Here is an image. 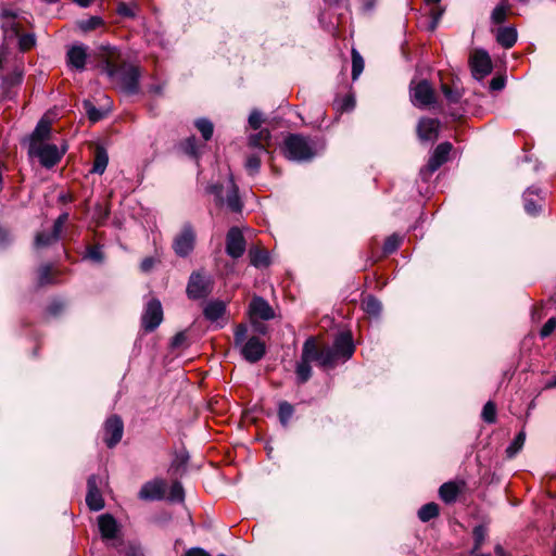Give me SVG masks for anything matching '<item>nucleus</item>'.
I'll use <instances>...</instances> for the list:
<instances>
[{"mask_svg": "<svg viewBox=\"0 0 556 556\" xmlns=\"http://www.w3.org/2000/svg\"><path fill=\"white\" fill-rule=\"evenodd\" d=\"M1 16L2 17H8V18L12 20L10 23L2 25L4 33L7 34L8 29H10L13 35H17L18 31H17L16 25L14 23V18L16 17V13L13 12L12 10L3 9L1 11Z\"/></svg>", "mask_w": 556, "mask_h": 556, "instance_id": "c03bdc74", "label": "nucleus"}, {"mask_svg": "<svg viewBox=\"0 0 556 556\" xmlns=\"http://www.w3.org/2000/svg\"><path fill=\"white\" fill-rule=\"evenodd\" d=\"M102 482V478L96 475H91L87 481L88 492L86 495V503L93 511H99L104 507V500L100 492V485Z\"/></svg>", "mask_w": 556, "mask_h": 556, "instance_id": "ddd939ff", "label": "nucleus"}, {"mask_svg": "<svg viewBox=\"0 0 556 556\" xmlns=\"http://www.w3.org/2000/svg\"><path fill=\"white\" fill-rule=\"evenodd\" d=\"M270 142V132L268 129H261L257 134L251 135L249 138V144L252 148L266 151V148Z\"/></svg>", "mask_w": 556, "mask_h": 556, "instance_id": "393cba45", "label": "nucleus"}, {"mask_svg": "<svg viewBox=\"0 0 556 556\" xmlns=\"http://www.w3.org/2000/svg\"><path fill=\"white\" fill-rule=\"evenodd\" d=\"M401 241L402 238L397 235H391L390 237H388L383 244V253L391 254L395 252L400 247Z\"/></svg>", "mask_w": 556, "mask_h": 556, "instance_id": "37998d69", "label": "nucleus"}, {"mask_svg": "<svg viewBox=\"0 0 556 556\" xmlns=\"http://www.w3.org/2000/svg\"><path fill=\"white\" fill-rule=\"evenodd\" d=\"M84 106L89 119L93 123L100 121L104 116V113L98 110L90 101H85Z\"/></svg>", "mask_w": 556, "mask_h": 556, "instance_id": "a18cd8bd", "label": "nucleus"}, {"mask_svg": "<svg viewBox=\"0 0 556 556\" xmlns=\"http://www.w3.org/2000/svg\"><path fill=\"white\" fill-rule=\"evenodd\" d=\"M36 39L35 36L31 34L22 35L18 39L20 48L23 51L29 50L31 47L35 46Z\"/></svg>", "mask_w": 556, "mask_h": 556, "instance_id": "603ef678", "label": "nucleus"}, {"mask_svg": "<svg viewBox=\"0 0 556 556\" xmlns=\"http://www.w3.org/2000/svg\"><path fill=\"white\" fill-rule=\"evenodd\" d=\"M248 327L245 325H238L235 330V345L240 349V353L249 363L258 362L266 352L264 341L260 338L252 336L247 338Z\"/></svg>", "mask_w": 556, "mask_h": 556, "instance_id": "f03ea898", "label": "nucleus"}, {"mask_svg": "<svg viewBox=\"0 0 556 556\" xmlns=\"http://www.w3.org/2000/svg\"><path fill=\"white\" fill-rule=\"evenodd\" d=\"M84 258H88L93 263L101 264L104 261V254L101 250V245H89L87 247Z\"/></svg>", "mask_w": 556, "mask_h": 556, "instance_id": "ea45409f", "label": "nucleus"}, {"mask_svg": "<svg viewBox=\"0 0 556 556\" xmlns=\"http://www.w3.org/2000/svg\"><path fill=\"white\" fill-rule=\"evenodd\" d=\"M440 123L435 118H421L417 126V134L421 141L434 140L438 137Z\"/></svg>", "mask_w": 556, "mask_h": 556, "instance_id": "6ab92c4d", "label": "nucleus"}, {"mask_svg": "<svg viewBox=\"0 0 556 556\" xmlns=\"http://www.w3.org/2000/svg\"><path fill=\"white\" fill-rule=\"evenodd\" d=\"M125 556H144L142 551L137 546H128Z\"/></svg>", "mask_w": 556, "mask_h": 556, "instance_id": "338daca9", "label": "nucleus"}, {"mask_svg": "<svg viewBox=\"0 0 556 556\" xmlns=\"http://www.w3.org/2000/svg\"><path fill=\"white\" fill-rule=\"evenodd\" d=\"M459 486L454 482H445L439 489L441 500L447 504L454 503L459 494Z\"/></svg>", "mask_w": 556, "mask_h": 556, "instance_id": "b1692460", "label": "nucleus"}, {"mask_svg": "<svg viewBox=\"0 0 556 556\" xmlns=\"http://www.w3.org/2000/svg\"><path fill=\"white\" fill-rule=\"evenodd\" d=\"M469 67L475 79L483 80L493 71L490 54L484 49H475L469 55Z\"/></svg>", "mask_w": 556, "mask_h": 556, "instance_id": "0eeeda50", "label": "nucleus"}, {"mask_svg": "<svg viewBox=\"0 0 556 556\" xmlns=\"http://www.w3.org/2000/svg\"><path fill=\"white\" fill-rule=\"evenodd\" d=\"M517 37V30L514 27H500L496 31V41L505 49L514 47Z\"/></svg>", "mask_w": 556, "mask_h": 556, "instance_id": "5701e85b", "label": "nucleus"}, {"mask_svg": "<svg viewBox=\"0 0 556 556\" xmlns=\"http://www.w3.org/2000/svg\"><path fill=\"white\" fill-rule=\"evenodd\" d=\"M139 7L137 2H131L130 4L125 2H117L116 12L118 15L127 18H135L137 15Z\"/></svg>", "mask_w": 556, "mask_h": 556, "instance_id": "72a5a7b5", "label": "nucleus"}, {"mask_svg": "<svg viewBox=\"0 0 556 556\" xmlns=\"http://www.w3.org/2000/svg\"><path fill=\"white\" fill-rule=\"evenodd\" d=\"M452 148L450 142H442L434 149L427 165L420 169V176L424 180L429 179L447 161Z\"/></svg>", "mask_w": 556, "mask_h": 556, "instance_id": "1a4fd4ad", "label": "nucleus"}, {"mask_svg": "<svg viewBox=\"0 0 556 556\" xmlns=\"http://www.w3.org/2000/svg\"><path fill=\"white\" fill-rule=\"evenodd\" d=\"M526 441V433L520 431L514 439V441L507 446L506 454L509 458H513L523 446Z\"/></svg>", "mask_w": 556, "mask_h": 556, "instance_id": "e433bc0d", "label": "nucleus"}, {"mask_svg": "<svg viewBox=\"0 0 556 556\" xmlns=\"http://www.w3.org/2000/svg\"><path fill=\"white\" fill-rule=\"evenodd\" d=\"M162 320L163 309L161 302L155 299L149 301L141 317L143 329L151 332L160 326Z\"/></svg>", "mask_w": 556, "mask_h": 556, "instance_id": "9b49d317", "label": "nucleus"}, {"mask_svg": "<svg viewBox=\"0 0 556 556\" xmlns=\"http://www.w3.org/2000/svg\"><path fill=\"white\" fill-rule=\"evenodd\" d=\"M430 14H431V18H432L431 24H430V29L433 30L437 27L442 14H443V10L433 8L430 10Z\"/></svg>", "mask_w": 556, "mask_h": 556, "instance_id": "13d9d810", "label": "nucleus"}, {"mask_svg": "<svg viewBox=\"0 0 556 556\" xmlns=\"http://www.w3.org/2000/svg\"><path fill=\"white\" fill-rule=\"evenodd\" d=\"M87 60V47L84 45H75L67 51V64L81 72L85 70Z\"/></svg>", "mask_w": 556, "mask_h": 556, "instance_id": "aec40b11", "label": "nucleus"}, {"mask_svg": "<svg viewBox=\"0 0 556 556\" xmlns=\"http://www.w3.org/2000/svg\"><path fill=\"white\" fill-rule=\"evenodd\" d=\"M263 123V115L260 111L253 110L249 115V125L253 129H258Z\"/></svg>", "mask_w": 556, "mask_h": 556, "instance_id": "864d4df0", "label": "nucleus"}, {"mask_svg": "<svg viewBox=\"0 0 556 556\" xmlns=\"http://www.w3.org/2000/svg\"><path fill=\"white\" fill-rule=\"evenodd\" d=\"M102 24V20L98 16H91L87 20L79 22V27L84 31L92 30Z\"/></svg>", "mask_w": 556, "mask_h": 556, "instance_id": "de8ad7c7", "label": "nucleus"}, {"mask_svg": "<svg viewBox=\"0 0 556 556\" xmlns=\"http://www.w3.org/2000/svg\"><path fill=\"white\" fill-rule=\"evenodd\" d=\"M295 374L299 383H305L308 381V379L312 377L311 363L301 358L296 364Z\"/></svg>", "mask_w": 556, "mask_h": 556, "instance_id": "7c9ffc66", "label": "nucleus"}, {"mask_svg": "<svg viewBox=\"0 0 556 556\" xmlns=\"http://www.w3.org/2000/svg\"><path fill=\"white\" fill-rule=\"evenodd\" d=\"M326 355V346L321 350L318 349L316 340L313 337H309L305 340L301 358L307 361L308 363L317 362L321 367H329L328 363H325Z\"/></svg>", "mask_w": 556, "mask_h": 556, "instance_id": "dca6fc26", "label": "nucleus"}, {"mask_svg": "<svg viewBox=\"0 0 556 556\" xmlns=\"http://www.w3.org/2000/svg\"><path fill=\"white\" fill-rule=\"evenodd\" d=\"M207 192L215 197L217 205H226L231 212L239 213L242 210V202L239 197V190L233 181L232 176L229 177L226 187L220 184H213L207 187Z\"/></svg>", "mask_w": 556, "mask_h": 556, "instance_id": "7ed1b4c3", "label": "nucleus"}, {"mask_svg": "<svg viewBox=\"0 0 556 556\" xmlns=\"http://www.w3.org/2000/svg\"><path fill=\"white\" fill-rule=\"evenodd\" d=\"M541 190L536 187H530L527 189V191L523 194V201H525V211L529 215H536L540 211V206L531 199V195L535 194L539 195Z\"/></svg>", "mask_w": 556, "mask_h": 556, "instance_id": "a878e982", "label": "nucleus"}, {"mask_svg": "<svg viewBox=\"0 0 556 556\" xmlns=\"http://www.w3.org/2000/svg\"><path fill=\"white\" fill-rule=\"evenodd\" d=\"M63 303L60 302V301H53L49 307H48V312L49 314L55 316L58 315L62 309H63Z\"/></svg>", "mask_w": 556, "mask_h": 556, "instance_id": "0e129e2a", "label": "nucleus"}, {"mask_svg": "<svg viewBox=\"0 0 556 556\" xmlns=\"http://www.w3.org/2000/svg\"><path fill=\"white\" fill-rule=\"evenodd\" d=\"M249 312L252 318L257 317L263 320L274 318L275 314L269 303L262 296H254L249 305Z\"/></svg>", "mask_w": 556, "mask_h": 556, "instance_id": "a211bd4d", "label": "nucleus"}, {"mask_svg": "<svg viewBox=\"0 0 556 556\" xmlns=\"http://www.w3.org/2000/svg\"><path fill=\"white\" fill-rule=\"evenodd\" d=\"M442 92L451 103H456L460 99V93L458 90H455L445 84L442 85Z\"/></svg>", "mask_w": 556, "mask_h": 556, "instance_id": "09e8293b", "label": "nucleus"}, {"mask_svg": "<svg viewBox=\"0 0 556 556\" xmlns=\"http://www.w3.org/2000/svg\"><path fill=\"white\" fill-rule=\"evenodd\" d=\"M213 289V281L210 276L201 273H193L188 281L187 294L189 299L200 300L206 298Z\"/></svg>", "mask_w": 556, "mask_h": 556, "instance_id": "6e6552de", "label": "nucleus"}, {"mask_svg": "<svg viewBox=\"0 0 556 556\" xmlns=\"http://www.w3.org/2000/svg\"><path fill=\"white\" fill-rule=\"evenodd\" d=\"M185 152L191 156H197L198 154V146L195 137H189L186 139L184 143Z\"/></svg>", "mask_w": 556, "mask_h": 556, "instance_id": "5fc2aeb1", "label": "nucleus"}, {"mask_svg": "<svg viewBox=\"0 0 556 556\" xmlns=\"http://www.w3.org/2000/svg\"><path fill=\"white\" fill-rule=\"evenodd\" d=\"M486 538V529L483 526H477L473 529L475 546L473 552L479 549Z\"/></svg>", "mask_w": 556, "mask_h": 556, "instance_id": "49530a36", "label": "nucleus"}, {"mask_svg": "<svg viewBox=\"0 0 556 556\" xmlns=\"http://www.w3.org/2000/svg\"><path fill=\"white\" fill-rule=\"evenodd\" d=\"M53 282H54V279L52 277L51 266L48 264L41 265L38 268L37 283L39 286H46V285L53 283Z\"/></svg>", "mask_w": 556, "mask_h": 556, "instance_id": "4c0bfd02", "label": "nucleus"}, {"mask_svg": "<svg viewBox=\"0 0 556 556\" xmlns=\"http://www.w3.org/2000/svg\"><path fill=\"white\" fill-rule=\"evenodd\" d=\"M103 71L126 94H136L139 91V78L141 76L138 66L122 63L116 64L106 60L103 65Z\"/></svg>", "mask_w": 556, "mask_h": 556, "instance_id": "f257e3e1", "label": "nucleus"}, {"mask_svg": "<svg viewBox=\"0 0 556 556\" xmlns=\"http://www.w3.org/2000/svg\"><path fill=\"white\" fill-rule=\"evenodd\" d=\"M355 352L352 334L350 332H340L333 340L331 346H326L325 363L333 367L339 361L346 362Z\"/></svg>", "mask_w": 556, "mask_h": 556, "instance_id": "39448f33", "label": "nucleus"}, {"mask_svg": "<svg viewBox=\"0 0 556 556\" xmlns=\"http://www.w3.org/2000/svg\"><path fill=\"white\" fill-rule=\"evenodd\" d=\"M507 10L504 5H497L494 8L491 18L495 24H502L506 20Z\"/></svg>", "mask_w": 556, "mask_h": 556, "instance_id": "3c124183", "label": "nucleus"}, {"mask_svg": "<svg viewBox=\"0 0 556 556\" xmlns=\"http://www.w3.org/2000/svg\"><path fill=\"white\" fill-rule=\"evenodd\" d=\"M10 233L7 229L0 227V245H3L9 241Z\"/></svg>", "mask_w": 556, "mask_h": 556, "instance_id": "774afa93", "label": "nucleus"}, {"mask_svg": "<svg viewBox=\"0 0 556 556\" xmlns=\"http://www.w3.org/2000/svg\"><path fill=\"white\" fill-rule=\"evenodd\" d=\"M363 309L372 317H378L382 311L381 302L372 295H368L363 300Z\"/></svg>", "mask_w": 556, "mask_h": 556, "instance_id": "cd10ccee", "label": "nucleus"}, {"mask_svg": "<svg viewBox=\"0 0 556 556\" xmlns=\"http://www.w3.org/2000/svg\"><path fill=\"white\" fill-rule=\"evenodd\" d=\"M505 87V79L502 76H497L491 79L490 89L492 91L502 90Z\"/></svg>", "mask_w": 556, "mask_h": 556, "instance_id": "bf43d9fd", "label": "nucleus"}, {"mask_svg": "<svg viewBox=\"0 0 556 556\" xmlns=\"http://www.w3.org/2000/svg\"><path fill=\"white\" fill-rule=\"evenodd\" d=\"M195 127L201 132L205 141L210 140L213 136L214 126L213 123L207 118H199L195 121Z\"/></svg>", "mask_w": 556, "mask_h": 556, "instance_id": "c9c22d12", "label": "nucleus"}, {"mask_svg": "<svg viewBox=\"0 0 556 556\" xmlns=\"http://www.w3.org/2000/svg\"><path fill=\"white\" fill-rule=\"evenodd\" d=\"M482 419L488 424H493L496 420V406L493 402L485 403L482 409Z\"/></svg>", "mask_w": 556, "mask_h": 556, "instance_id": "a19ab883", "label": "nucleus"}, {"mask_svg": "<svg viewBox=\"0 0 556 556\" xmlns=\"http://www.w3.org/2000/svg\"><path fill=\"white\" fill-rule=\"evenodd\" d=\"M355 106V98L352 94H348L344 97L341 103V110L351 111Z\"/></svg>", "mask_w": 556, "mask_h": 556, "instance_id": "052dcab7", "label": "nucleus"}, {"mask_svg": "<svg viewBox=\"0 0 556 556\" xmlns=\"http://www.w3.org/2000/svg\"><path fill=\"white\" fill-rule=\"evenodd\" d=\"M30 153L39 159L43 167L51 168L60 162L65 153V149H59L56 144L39 142L30 143Z\"/></svg>", "mask_w": 556, "mask_h": 556, "instance_id": "423d86ee", "label": "nucleus"}, {"mask_svg": "<svg viewBox=\"0 0 556 556\" xmlns=\"http://www.w3.org/2000/svg\"><path fill=\"white\" fill-rule=\"evenodd\" d=\"M165 482L163 480H152L144 483L139 491V498L144 501H160L165 495Z\"/></svg>", "mask_w": 556, "mask_h": 556, "instance_id": "f3484780", "label": "nucleus"}, {"mask_svg": "<svg viewBox=\"0 0 556 556\" xmlns=\"http://www.w3.org/2000/svg\"><path fill=\"white\" fill-rule=\"evenodd\" d=\"M410 98L415 106L426 108L434 102V92L427 80H420L410 88Z\"/></svg>", "mask_w": 556, "mask_h": 556, "instance_id": "4468645a", "label": "nucleus"}, {"mask_svg": "<svg viewBox=\"0 0 556 556\" xmlns=\"http://www.w3.org/2000/svg\"><path fill=\"white\" fill-rule=\"evenodd\" d=\"M250 263L254 267H264L269 265V255L266 251L252 248L249 251Z\"/></svg>", "mask_w": 556, "mask_h": 556, "instance_id": "bb28decb", "label": "nucleus"}, {"mask_svg": "<svg viewBox=\"0 0 556 556\" xmlns=\"http://www.w3.org/2000/svg\"><path fill=\"white\" fill-rule=\"evenodd\" d=\"M99 530L103 538L105 539H114L117 533V522L116 520L109 514L101 515L98 518Z\"/></svg>", "mask_w": 556, "mask_h": 556, "instance_id": "412c9836", "label": "nucleus"}, {"mask_svg": "<svg viewBox=\"0 0 556 556\" xmlns=\"http://www.w3.org/2000/svg\"><path fill=\"white\" fill-rule=\"evenodd\" d=\"M155 265V258L153 257H146L142 260L140 264V269L143 273H149Z\"/></svg>", "mask_w": 556, "mask_h": 556, "instance_id": "680f3d73", "label": "nucleus"}, {"mask_svg": "<svg viewBox=\"0 0 556 556\" xmlns=\"http://www.w3.org/2000/svg\"><path fill=\"white\" fill-rule=\"evenodd\" d=\"M109 163V156L104 149L97 148L96 155H94V162L92 166V173L96 174H103Z\"/></svg>", "mask_w": 556, "mask_h": 556, "instance_id": "c85d7f7f", "label": "nucleus"}, {"mask_svg": "<svg viewBox=\"0 0 556 556\" xmlns=\"http://www.w3.org/2000/svg\"><path fill=\"white\" fill-rule=\"evenodd\" d=\"M50 122L46 119H40L37 124L35 130L31 135V143H37L36 141H42L43 139L48 138L50 134Z\"/></svg>", "mask_w": 556, "mask_h": 556, "instance_id": "c756f323", "label": "nucleus"}, {"mask_svg": "<svg viewBox=\"0 0 556 556\" xmlns=\"http://www.w3.org/2000/svg\"><path fill=\"white\" fill-rule=\"evenodd\" d=\"M185 556H211V554L201 547H191L186 551Z\"/></svg>", "mask_w": 556, "mask_h": 556, "instance_id": "e2e57ef3", "label": "nucleus"}, {"mask_svg": "<svg viewBox=\"0 0 556 556\" xmlns=\"http://www.w3.org/2000/svg\"><path fill=\"white\" fill-rule=\"evenodd\" d=\"M68 220V213H62L55 220H54V224H53V229L52 231L55 232V235H59L61 237V232H62V229L64 227V225L66 224V222Z\"/></svg>", "mask_w": 556, "mask_h": 556, "instance_id": "6e6d98bb", "label": "nucleus"}, {"mask_svg": "<svg viewBox=\"0 0 556 556\" xmlns=\"http://www.w3.org/2000/svg\"><path fill=\"white\" fill-rule=\"evenodd\" d=\"M293 414H294V408L290 403L283 401L279 404L278 417H279L280 424L283 427L288 426Z\"/></svg>", "mask_w": 556, "mask_h": 556, "instance_id": "f704fd0d", "label": "nucleus"}, {"mask_svg": "<svg viewBox=\"0 0 556 556\" xmlns=\"http://www.w3.org/2000/svg\"><path fill=\"white\" fill-rule=\"evenodd\" d=\"M226 312V304L223 301L214 300L206 303L203 314L210 321H217Z\"/></svg>", "mask_w": 556, "mask_h": 556, "instance_id": "4be33fe9", "label": "nucleus"}, {"mask_svg": "<svg viewBox=\"0 0 556 556\" xmlns=\"http://www.w3.org/2000/svg\"><path fill=\"white\" fill-rule=\"evenodd\" d=\"M186 341V334L184 332H178L177 334H175L172 339V345L173 348H179L180 345L184 344V342Z\"/></svg>", "mask_w": 556, "mask_h": 556, "instance_id": "69168bd1", "label": "nucleus"}, {"mask_svg": "<svg viewBox=\"0 0 556 556\" xmlns=\"http://www.w3.org/2000/svg\"><path fill=\"white\" fill-rule=\"evenodd\" d=\"M60 236L55 235L54 231L51 232H38L35 237V247L36 248H45L56 241H59Z\"/></svg>", "mask_w": 556, "mask_h": 556, "instance_id": "473e14b6", "label": "nucleus"}, {"mask_svg": "<svg viewBox=\"0 0 556 556\" xmlns=\"http://www.w3.org/2000/svg\"><path fill=\"white\" fill-rule=\"evenodd\" d=\"M245 167L251 174L257 173L261 167V159L258 154L250 155L247 160Z\"/></svg>", "mask_w": 556, "mask_h": 556, "instance_id": "8fccbe9b", "label": "nucleus"}, {"mask_svg": "<svg viewBox=\"0 0 556 556\" xmlns=\"http://www.w3.org/2000/svg\"><path fill=\"white\" fill-rule=\"evenodd\" d=\"M555 328H556V318L552 317L541 328L540 336L542 338H546L549 334H552V332L555 330Z\"/></svg>", "mask_w": 556, "mask_h": 556, "instance_id": "4d7b16f0", "label": "nucleus"}, {"mask_svg": "<svg viewBox=\"0 0 556 556\" xmlns=\"http://www.w3.org/2000/svg\"><path fill=\"white\" fill-rule=\"evenodd\" d=\"M195 242V232L190 224H185L180 232L176 236L173 242V249L178 256H188Z\"/></svg>", "mask_w": 556, "mask_h": 556, "instance_id": "9d476101", "label": "nucleus"}, {"mask_svg": "<svg viewBox=\"0 0 556 556\" xmlns=\"http://www.w3.org/2000/svg\"><path fill=\"white\" fill-rule=\"evenodd\" d=\"M285 154L295 162H308L316 155L313 142L302 135H289L285 139Z\"/></svg>", "mask_w": 556, "mask_h": 556, "instance_id": "20e7f679", "label": "nucleus"}, {"mask_svg": "<svg viewBox=\"0 0 556 556\" xmlns=\"http://www.w3.org/2000/svg\"><path fill=\"white\" fill-rule=\"evenodd\" d=\"M124 424L117 415L109 417L104 424V442L108 447H114L123 438Z\"/></svg>", "mask_w": 556, "mask_h": 556, "instance_id": "2eb2a0df", "label": "nucleus"}, {"mask_svg": "<svg viewBox=\"0 0 556 556\" xmlns=\"http://www.w3.org/2000/svg\"><path fill=\"white\" fill-rule=\"evenodd\" d=\"M364 70V60L357 50H352V79L356 80Z\"/></svg>", "mask_w": 556, "mask_h": 556, "instance_id": "58836bf2", "label": "nucleus"}, {"mask_svg": "<svg viewBox=\"0 0 556 556\" xmlns=\"http://www.w3.org/2000/svg\"><path fill=\"white\" fill-rule=\"evenodd\" d=\"M169 501L181 503L185 500V491L180 482L176 481L172 484L168 495Z\"/></svg>", "mask_w": 556, "mask_h": 556, "instance_id": "79ce46f5", "label": "nucleus"}, {"mask_svg": "<svg viewBox=\"0 0 556 556\" xmlns=\"http://www.w3.org/2000/svg\"><path fill=\"white\" fill-rule=\"evenodd\" d=\"M438 515H439V506L433 502L425 504L418 510V518L424 522H427V521L433 519Z\"/></svg>", "mask_w": 556, "mask_h": 556, "instance_id": "2f4dec72", "label": "nucleus"}, {"mask_svg": "<svg viewBox=\"0 0 556 556\" xmlns=\"http://www.w3.org/2000/svg\"><path fill=\"white\" fill-rule=\"evenodd\" d=\"M247 248L242 231L238 227H231L226 235V253L232 258L241 257Z\"/></svg>", "mask_w": 556, "mask_h": 556, "instance_id": "f8f14e48", "label": "nucleus"}]
</instances>
